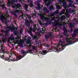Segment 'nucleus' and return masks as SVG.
<instances>
[{"instance_id": "obj_1", "label": "nucleus", "mask_w": 78, "mask_h": 78, "mask_svg": "<svg viewBox=\"0 0 78 78\" xmlns=\"http://www.w3.org/2000/svg\"><path fill=\"white\" fill-rule=\"evenodd\" d=\"M7 13L6 12H4L3 14H2V15L0 16V20L1 21H3L4 20V19H6V17H7Z\"/></svg>"}, {"instance_id": "obj_2", "label": "nucleus", "mask_w": 78, "mask_h": 78, "mask_svg": "<svg viewBox=\"0 0 78 78\" xmlns=\"http://www.w3.org/2000/svg\"><path fill=\"white\" fill-rule=\"evenodd\" d=\"M14 41H13V42L14 44H20L21 41V40L19 39V37H17L16 38H15L14 39Z\"/></svg>"}, {"instance_id": "obj_3", "label": "nucleus", "mask_w": 78, "mask_h": 78, "mask_svg": "<svg viewBox=\"0 0 78 78\" xmlns=\"http://www.w3.org/2000/svg\"><path fill=\"white\" fill-rule=\"evenodd\" d=\"M10 55L14 56V57H16V59H15L16 60H15V61H19V60H20V59H22V57L20 55V57H19L18 56H16V55L14 53H12V54H10Z\"/></svg>"}, {"instance_id": "obj_4", "label": "nucleus", "mask_w": 78, "mask_h": 78, "mask_svg": "<svg viewBox=\"0 0 78 78\" xmlns=\"http://www.w3.org/2000/svg\"><path fill=\"white\" fill-rule=\"evenodd\" d=\"M11 56L9 55V58L8 59V61L9 62H11V61H16V59H15V58L11 57Z\"/></svg>"}, {"instance_id": "obj_5", "label": "nucleus", "mask_w": 78, "mask_h": 78, "mask_svg": "<svg viewBox=\"0 0 78 78\" xmlns=\"http://www.w3.org/2000/svg\"><path fill=\"white\" fill-rule=\"evenodd\" d=\"M58 42L59 43H58V45H57V47H56L55 48V50H58V49H59V45H60V44H61L62 43V41H61V40H58Z\"/></svg>"}, {"instance_id": "obj_6", "label": "nucleus", "mask_w": 78, "mask_h": 78, "mask_svg": "<svg viewBox=\"0 0 78 78\" xmlns=\"http://www.w3.org/2000/svg\"><path fill=\"white\" fill-rule=\"evenodd\" d=\"M27 54H26V52L25 51H24L23 50H21V53L20 54V56L22 57V58H23L24 56H25Z\"/></svg>"}, {"instance_id": "obj_7", "label": "nucleus", "mask_w": 78, "mask_h": 78, "mask_svg": "<svg viewBox=\"0 0 78 78\" xmlns=\"http://www.w3.org/2000/svg\"><path fill=\"white\" fill-rule=\"evenodd\" d=\"M43 16H41V20H42V19H44V20H46V19H47V20H48V18H47L46 16H44V15H45V13H44L43 14Z\"/></svg>"}, {"instance_id": "obj_8", "label": "nucleus", "mask_w": 78, "mask_h": 78, "mask_svg": "<svg viewBox=\"0 0 78 78\" xmlns=\"http://www.w3.org/2000/svg\"><path fill=\"white\" fill-rule=\"evenodd\" d=\"M74 34H73L72 36V37L76 36V35L77 33H78V29H76L74 31Z\"/></svg>"}, {"instance_id": "obj_9", "label": "nucleus", "mask_w": 78, "mask_h": 78, "mask_svg": "<svg viewBox=\"0 0 78 78\" xmlns=\"http://www.w3.org/2000/svg\"><path fill=\"white\" fill-rule=\"evenodd\" d=\"M6 28H8V29H9V30H11L12 32H14V33H15L14 32L15 29L14 27H10L7 26L6 27Z\"/></svg>"}, {"instance_id": "obj_10", "label": "nucleus", "mask_w": 78, "mask_h": 78, "mask_svg": "<svg viewBox=\"0 0 78 78\" xmlns=\"http://www.w3.org/2000/svg\"><path fill=\"white\" fill-rule=\"evenodd\" d=\"M1 50H0V56L1 57V56H3V55H2V54H3V50L2 49L3 48V46H1Z\"/></svg>"}, {"instance_id": "obj_11", "label": "nucleus", "mask_w": 78, "mask_h": 78, "mask_svg": "<svg viewBox=\"0 0 78 78\" xmlns=\"http://www.w3.org/2000/svg\"><path fill=\"white\" fill-rule=\"evenodd\" d=\"M1 58L3 59H4L5 61H8V57H5L3 55H2L1 56Z\"/></svg>"}, {"instance_id": "obj_12", "label": "nucleus", "mask_w": 78, "mask_h": 78, "mask_svg": "<svg viewBox=\"0 0 78 78\" xmlns=\"http://www.w3.org/2000/svg\"><path fill=\"white\" fill-rule=\"evenodd\" d=\"M71 39H72L71 38H67L66 39V41L67 42H68V43L69 44H72V43H71V42H72L70 41Z\"/></svg>"}, {"instance_id": "obj_13", "label": "nucleus", "mask_w": 78, "mask_h": 78, "mask_svg": "<svg viewBox=\"0 0 78 78\" xmlns=\"http://www.w3.org/2000/svg\"><path fill=\"white\" fill-rule=\"evenodd\" d=\"M25 23L26 25L27 26V27H29L30 25V23L28 21H26V20H25Z\"/></svg>"}, {"instance_id": "obj_14", "label": "nucleus", "mask_w": 78, "mask_h": 78, "mask_svg": "<svg viewBox=\"0 0 78 78\" xmlns=\"http://www.w3.org/2000/svg\"><path fill=\"white\" fill-rule=\"evenodd\" d=\"M9 30H1V31L2 33H8V31H9Z\"/></svg>"}, {"instance_id": "obj_15", "label": "nucleus", "mask_w": 78, "mask_h": 78, "mask_svg": "<svg viewBox=\"0 0 78 78\" xmlns=\"http://www.w3.org/2000/svg\"><path fill=\"white\" fill-rule=\"evenodd\" d=\"M13 34H12L11 36L10 37V38L9 39V41H12V39H13Z\"/></svg>"}, {"instance_id": "obj_16", "label": "nucleus", "mask_w": 78, "mask_h": 78, "mask_svg": "<svg viewBox=\"0 0 78 78\" xmlns=\"http://www.w3.org/2000/svg\"><path fill=\"white\" fill-rule=\"evenodd\" d=\"M43 10L44 11H46V12H48V11L47 10V8L45 7L43 9Z\"/></svg>"}, {"instance_id": "obj_17", "label": "nucleus", "mask_w": 78, "mask_h": 78, "mask_svg": "<svg viewBox=\"0 0 78 78\" xmlns=\"http://www.w3.org/2000/svg\"><path fill=\"white\" fill-rule=\"evenodd\" d=\"M43 46H44L45 47H49V46H50V45H49L48 44H43Z\"/></svg>"}, {"instance_id": "obj_18", "label": "nucleus", "mask_w": 78, "mask_h": 78, "mask_svg": "<svg viewBox=\"0 0 78 78\" xmlns=\"http://www.w3.org/2000/svg\"><path fill=\"white\" fill-rule=\"evenodd\" d=\"M17 8H19V7H21V5L20 4H17Z\"/></svg>"}, {"instance_id": "obj_19", "label": "nucleus", "mask_w": 78, "mask_h": 78, "mask_svg": "<svg viewBox=\"0 0 78 78\" xmlns=\"http://www.w3.org/2000/svg\"><path fill=\"white\" fill-rule=\"evenodd\" d=\"M30 43V39L27 40V44H29Z\"/></svg>"}, {"instance_id": "obj_20", "label": "nucleus", "mask_w": 78, "mask_h": 78, "mask_svg": "<svg viewBox=\"0 0 78 78\" xmlns=\"http://www.w3.org/2000/svg\"><path fill=\"white\" fill-rule=\"evenodd\" d=\"M63 31H64V34H66V32H67V30L65 28H63Z\"/></svg>"}, {"instance_id": "obj_21", "label": "nucleus", "mask_w": 78, "mask_h": 78, "mask_svg": "<svg viewBox=\"0 0 78 78\" xmlns=\"http://www.w3.org/2000/svg\"><path fill=\"white\" fill-rule=\"evenodd\" d=\"M49 9H50V10H51L52 9H53V6H50L49 7Z\"/></svg>"}, {"instance_id": "obj_22", "label": "nucleus", "mask_w": 78, "mask_h": 78, "mask_svg": "<svg viewBox=\"0 0 78 78\" xmlns=\"http://www.w3.org/2000/svg\"><path fill=\"white\" fill-rule=\"evenodd\" d=\"M43 53L44 54H47V50H44L42 51Z\"/></svg>"}, {"instance_id": "obj_23", "label": "nucleus", "mask_w": 78, "mask_h": 78, "mask_svg": "<svg viewBox=\"0 0 78 78\" xmlns=\"http://www.w3.org/2000/svg\"><path fill=\"white\" fill-rule=\"evenodd\" d=\"M56 8H58V9H61V7H60V6H59V5H57L56 6Z\"/></svg>"}, {"instance_id": "obj_24", "label": "nucleus", "mask_w": 78, "mask_h": 78, "mask_svg": "<svg viewBox=\"0 0 78 78\" xmlns=\"http://www.w3.org/2000/svg\"><path fill=\"white\" fill-rule=\"evenodd\" d=\"M37 37L36 36H35L33 37L34 38L33 39H36V38H37Z\"/></svg>"}, {"instance_id": "obj_25", "label": "nucleus", "mask_w": 78, "mask_h": 78, "mask_svg": "<svg viewBox=\"0 0 78 78\" xmlns=\"http://www.w3.org/2000/svg\"><path fill=\"white\" fill-rule=\"evenodd\" d=\"M33 50H31V49H29L28 50V51H29V52H31V51H32Z\"/></svg>"}, {"instance_id": "obj_26", "label": "nucleus", "mask_w": 78, "mask_h": 78, "mask_svg": "<svg viewBox=\"0 0 78 78\" xmlns=\"http://www.w3.org/2000/svg\"><path fill=\"white\" fill-rule=\"evenodd\" d=\"M70 6H71V4H69L67 6V8H69V7H70Z\"/></svg>"}, {"instance_id": "obj_27", "label": "nucleus", "mask_w": 78, "mask_h": 78, "mask_svg": "<svg viewBox=\"0 0 78 78\" xmlns=\"http://www.w3.org/2000/svg\"><path fill=\"white\" fill-rule=\"evenodd\" d=\"M45 30V28H43V29H42V30H43V33H44V30Z\"/></svg>"}, {"instance_id": "obj_28", "label": "nucleus", "mask_w": 78, "mask_h": 78, "mask_svg": "<svg viewBox=\"0 0 78 78\" xmlns=\"http://www.w3.org/2000/svg\"><path fill=\"white\" fill-rule=\"evenodd\" d=\"M5 40L3 38L2 39V42H5Z\"/></svg>"}, {"instance_id": "obj_29", "label": "nucleus", "mask_w": 78, "mask_h": 78, "mask_svg": "<svg viewBox=\"0 0 78 78\" xmlns=\"http://www.w3.org/2000/svg\"><path fill=\"white\" fill-rule=\"evenodd\" d=\"M63 6L64 8H67V6H65L64 5H63Z\"/></svg>"}, {"instance_id": "obj_30", "label": "nucleus", "mask_w": 78, "mask_h": 78, "mask_svg": "<svg viewBox=\"0 0 78 78\" xmlns=\"http://www.w3.org/2000/svg\"><path fill=\"white\" fill-rule=\"evenodd\" d=\"M2 2H0V5H1V6H2Z\"/></svg>"}, {"instance_id": "obj_31", "label": "nucleus", "mask_w": 78, "mask_h": 78, "mask_svg": "<svg viewBox=\"0 0 78 78\" xmlns=\"http://www.w3.org/2000/svg\"><path fill=\"white\" fill-rule=\"evenodd\" d=\"M36 30V29H34V28L32 30H33L34 32H35V30Z\"/></svg>"}, {"instance_id": "obj_32", "label": "nucleus", "mask_w": 78, "mask_h": 78, "mask_svg": "<svg viewBox=\"0 0 78 78\" xmlns=\"http://www.w3.org/2000/svg\"><path fill=\"white\" fill-rule=\"evenodd\" d=\"M65 12V10H64V12H63L62 13H60V14L61 15V14H64V12Z\"/></svg>"}, {"instance_id": "obj_33", "label": "nucleus", "mask_w": 78, "mask_h": 78, "mask_svg": "<svg viewBox=\"0 0 78 78\" xmlns=\"http://www.w3.org/2000/svg\"><path fill=\"white\" fill-rule=\"evenodd\" d=\"M24 5H25V7H28V5H27V4H24Z\"/></svg>"}, {"instance_id": "obj_34", "label": "nucleus", "mask_w": 78, "mask_h": 78, "mask_svg": "<svg viewBox=\"0 0 78 78\" xmlns=\"http://www.w3.org/2000/svg\"><path fill=\"white\" fill-rule=\"evenodd\" d=\"M29 6H33V4H30Z\"/></svg>"}, {"instance_id": "obj_35", "label": "nucleus", "mask_w": 78, "mask_h": 78, "mask_svg": "<svg viewBox=\"0 0 78 78\" xmlns=\"http://www.w3.org/2000/svg\"><path fill=\"white\" fill-rule=\"evenodd\" d=\"M48 2H53V0H50V1H48Z\"/></svg>"}, {"instance_id": "obj_36", "label": "nucleus", "mask_w": 78, "mask_h": 78, "mask_svg": "<svg viewBox=\"0 0 78 78\" xmlns=\"http://www.w3.org/2000/svg\"><path fill=\"white\" fill-rule=\"evenodd\" d=\"M45 3H47V0H43Z\"/></svg>"}, {"instance_id": "obj_37", "label": "nucleus", "mask_w": 78, "mask_h": 78, "mask_svg": "<svg viewBox=\"0 0 78 78\" xmlns=\"http://www.w3.org/2000/svg\"><path fill=\"white\" fill-rule=\"evenodd\" d=\"M4 8H5V9H6V7H2V9H4Z\"/></svg>"}, {"instance_id": "obj_38", "label": "nucleus", "mask_w": 78, "mask_h": 78, "mask_svg": "<svg viewBox=\"0 0 78 78\" xmlns=\"http://www.w3.org/2000/svg\"><path fill=\"white\" fill-rule=\"evenodd\" d=\"M29 30H30V31H31L32 30V29L30 28Z\"/></svg>"}, {"instance_id": "obj_39", "label": "nucleus", "mask_w": 78, "mask_h": 78, "mask_svg": "<svg viewBox=\"0 0 78 78\" xmlns=\"http://www.w3.org/2000/svg\"><path fill=\"white\" fill-rule=\"evenodd\" d=\"M39 23H40V24H42V23H41V22L39 21Z\"/></svg>"}, {"instance_id": "obj_40", "label": "nucleus", "mask_w": 78, "mask_h": 78, "mask_svg": "<svg viewBox=\"0 0 78 78\" xmlns=\"http://www.w3.org/2000/svg\"><path fill=\"white\" fill-rule=\"evenodd\" d=\"M33 49H34L35 48V47L33 46Z\"/></svg>"}, {"instance_id": "obj_41", "label": "nucleus", "mask_w": 78, "mask_h": 78, "mask_svg": "<svg viewBox=\"0 0 78 78\" xmlns=\"http://www.w3.org/2000/svg\"><path fill=\"white\" fill-rule=\"evenodd\" d=\"M45 37L46 38H47V36L46 35H45Z\"/></svg>"}, {"instance_id": "obj_42", "label": "nucleus", "mask_w": 78, "mask_h": 78, "mask_svg": "<svg viewBox=\"0 0 78 78\" xmlns=\"http://www.w3.org/2000/svg\"><path fill=\"white\" fill-rule=\"evenodd\" d=\"M29 19L30 20V19H31V17H29Z\"/></svg>"}, {"instance_id": "obj_43", "label": "nucleus", "mask_w": 78, "mask_h": 78, "mask_svg": "<svg viewBox=\"0 0 78 78\" xmlns=\"http://www.w3.org/2000/svg\"><path fill=\"white\" fill-rule=\"evenodd\" d=\"M30 34L31 36H32V33H30Z\"/></svg>"}, {"instance_id": "obj_44", "label": "nucleus", "mask_w": 78, "mask_h": 78, "mask_svg": "<svg viewBox=\"0 0 78 78\" xmlns=\"http://www.w3.org/2000/svg\"><path fill=\"white\" fill-rule=\"evenodd\" d=\"M76 42H77L78 41V39H76Z\"/></svg>"}, {"instance_id": "obj_45", "label": "nucleus", "mask_w": 78, "mask_h": 78, "mask_svg": "<svg viewBox=\"0 0 78 78\" xmlns=\"http://www.w3.org/2000/svg\"><path fill=\"white\" fill-rule=\"evenodd\" d=\"M34 27H36V25H34Z\"/></svg>"}, {"instance_id": "obj_46", "label": "nucleus", "mask_w": 78, "mask_h": 78, "mask_svg": "<svg viewBox=\"0 0 78 78\" xmlns=\"http://www.w3.org/2000/svg\"><path fill=\"white\" fill-rule=\"evenodd\" d=\"M58 12H57V13L58 14Z\"/></svg>"}, {"instance_id": "obj_47", "label": "nucleus", "mask_w": 78, "mask_h": 78, "mask_svg": "<svg viewBox=\"0 0 78 78\" xmlns=\"http://www.w3.org/2000/svg\"><path fill=\"white\" fill-rule=\"evenodd\" d=\"M72 29L71 30V32H72Z\"/></svg>"}, {"instance_id": "obj_48", "label": "nucleus", "mask_w": 78, "mask_h": 78, "mask_svg": "<svg viewBox=\"0 0 78 78\" xmlns=\"http://www.w3.org/2000/svg\"><path fill=\"white\" fill-rule=\"evenodd\" d=\"M38 29H39V30H40V29H41V28H38Z\"/></svg>"}, {"instance_id": "obj_49", "label": "nucleus", "mask_w": 78, "mask_h": 78, "mask_svg": "<svg viewBox=\"0 0 78 78\" xmlns=\"http://www.w3.org/2000/svg\"><path fill=\"white\" fill-rule=\"evenodd\" d=\"M48 5H47V6H48Z\"/></svg>"}, {"instance_id": "obj_50", "label": "nucleus", "mask_w": 78, "mask_h": 78, "mask_svg": "<svg viewBox=\"0 0 78 78\" xmlns=\"http://www.w3.org/2000/svg\"><path fill=\"white\" fill-rule=\"evenodd\" d=\"M36 2H35V4H36Z\"/></svg>"}, {"instance_id": "obj_51", "label": "nucleus", "mask_w": 78, "mask_h": 78, "mask_svg": "<svg viewBox=\"0 0 78 78\" xmlns=\"http://www.w3.org/2000/svg\"><path fill=\"white\" fill-rule=\"evenodd\" d=\"M33 52H30V53H31H31H32Z\"/></svg>"}, {"instance_id": "obj_52", "label": "nucleus", "mask_w": 78, "mask_h": 78, "mask_svg": "<svg viewBox=\"0 0 78 78\" xmlns=\"http://www.w3.org/2000/svg\"><path fill=\"white\" fill-rule=\"evenodd\" d=\"M8 0V1H10V0Z\"/></svg>"}, {"instance_id": "obj_53", "label": "nucleus", "mask_w": 78, "mask_h": 78, "mask_svg": "<svg viewBox=\"0 0 78 78\" xmlns=\"http://www.w3.org/2000/svg\"><path fill=\"white\" fill-rule=\"evenodd\" d=\"M37 30L38 31H39V30L38 29Z\"/></svg>"}, {"instance_id": "obj_54", "label": "nucleus", "mask_w": 78, "mask_h": 78, "mask_svg": "<svg viewBox=\"0 0 78 78\" xmlns=\"http://www.w3.org/2000/svg\"><path fill=\"white\" fill-rule=\"evenodd\" d=\"M2 34H0V36Z\"/></svg>"}, {"instance_id": "obj_55", "label": "nucleus", "mask_w": 78, "mask_h": 78, "mask_svg": "<svg viewBox=\"0 0 78 78\" xmlns=\"http://www.w3.org/2000/svg\"><path fill=\"white\" fill-rule=\"evenodd\" d=\"M41 33H42V31H41Z\"/></svg>"}, {"instance_id": "obj_56", "label": "nucleus", "mask_w": 78, "mask_h": 78, "mask_svg": "<svg viewBox=\"0 0 78 78\" xmlns=\"http://www.w3.org/2000/svg\"><path fill=\"white\" fill-rule=\"evenodd\" d=\"M28 2H29V0H28Z\"/></svg>"}, {"instance_id": "obj_57", "label": "nucleus", "mask_w": 78, "mask_h": 78, "mask_svg": "<svg viewBox=\"0 0 78 78\" xmlns=\"http://www.w3.org/2000/svg\"><path fill=\"white\" fill-rule=\"evenodd\" d=\"M6 25H7V24H6Z\"/></svg>"}, {"instance_id": "obj_58", "label": "nucleus", "mask_w": 78, "mask_h": 78, "mask_svg": "<svg viewBox=\"0 0 78 78\" xmlns=\"http://www.w3.org/2000/svg\"><path fill=\"white\" fill-rule=\"evenodd\" d=\"M64 35H65V34H64Z\"/></svg>"}, {"instance_id": "obj_59", "label": "nucleus", "mask_w": 78, "mask_h": 78, "mask_svg": "<svg viewBox=\"0 0 78 78\" xmlns=\"http://www.w3.org/2000/svg\"><path fill=\"white\" fill-rule=\"evenodd\" d=\"M12 7H13V6H12Z\"/></svg>"}]
</instances>
